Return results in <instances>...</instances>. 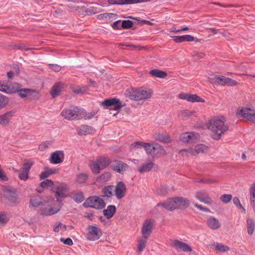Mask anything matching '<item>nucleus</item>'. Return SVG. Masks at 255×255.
I'll return each mask as SVG.
<instances>
[{"label": "nucleus", "instance_id": "obj_1", "mask_svg": "<svg viewBox=\"0 0 255 255\" xmlns=\"http://www.w3.org/2000/svg\"><path fill=\"white\" fill-rule=\"evenodd\" d=\"M226 118L222 115L211 119L208 124V128L212 132V137L216 140L219 139L222 135L228 129V126L225 124Z\"/></svg>", "mask_w": 255, "mask_h": 255}, {"label": "nucleus", "instance_id": "obj_2", "mask_svg": "<svg viewBox=\"0 0 255 255\" xmlns=\"http://www.w3.org/2000/svg\"><path fill=\"white\" fill-rule=\"evenodd\" d=\"M126 95L130 100L134 101H145L149 99L152 96L151 90L144 88L127 89Z\"/></svg>", "mask_w": 255, "mask_h": 255}, {"label": "nucleus", "instance_id": "obj_3", "mask_svg": "<svg viewBox=\"0 0 255 255\" xmlns=\"http://www.w3.org/2000/svg\"><path fill=\"white\" fill-rule=\"evenodd\" d=\"M190 205L189 201L183 197H174L169 199L166 202L157 204V206H163L166 210L172 211L175 209H184Z\"/></svg>", "mask_w": 255, "mask_h": 255}, {"label": "nucleus", "instance_id": "obj_4", "mask_svg": "<svg viewBox=\"0 0 255 255\" xmlns=\"http://www.w3.org/2000/svg\"><path fill=\"white\" fill-rule=\"evenodd\" d=\"M84 109L78 107L71 106L61 112V116L69 121L79 120L82 119Z\"/></svg>", "mask_w": 255, "mask_h": 255}, {"label": "nucleus", "instance_id": "obj_5", "mask_svg": "<svg viewBox=\"0 0 255 255\" xmlns=\"http://www.w3.org/2000/svg\"><path fill=\"white\" fill-rule=\"evenodd\" d=\"M85 208H93L96 209H102L105 207L106 204L101 197L91 196L83 203Z\"/></svg>", "mask_w": 255, "mask_h": 255}, {"label": "nucleus", "instance_id": "obj_6", "mask_svg": "<svg viewBox=\"0 0 255 255\" xmlns=\"http://www.w3.org/2000/svg\"><path fill=\"white\" fill-rule=\"evenodd\" d=\"M236 115L238 118H245L253 123H255V108H239Z\"/></svg>", "mask_w": 255, "mask_h": 255}, {"label": "nucleus", "instance_id": "obj_7", "mask_svg": "<svg viewBox=\"0 0 255 255\" xmlns=\"http://www.w3.org/2000/svg\"><path fill=\"white\" fill-rule=\"evenodd\" d=\"M102 236L101 229L97 226L90 225L87 227L86 237L90 241L99 240Z\"/></svg>", "mask_w": 255, "mask_h": 255}, {"label": "nucleus", "instance_id": "obj_8", "mask_svg": "<svg viewBox=\"0 0 255 255\" xmlns=\"http://www.w3.org/2000/svg\"><path fill=\"white\" fill-rule=\"evenodd\" d=\"M4 196L10 204H16L18 203V195L15 189L7 186L3 187Z\"/></svg>", "mask_w": 255, "mask_h": 255}, {"label": "nucleus", "instance_id": "obj_9", "mask_svg": "<svg viewBox=\"0 0 255 255\" xmlns=\"http://www.w3.org/2000/svg\"><path fill=\"white\" fill-rule=\"evenodd\" d=\"M171 247L177 252L190 253L192 252V247L180 240L174 239L171 241Z\"/></svg>", "mask_w": 255, "mask_h": 255}, {"label": "nucleus", "instance_id": "obj_10", "mask_svg": "<svg viewBox=\"0 0 255 255\" xmlns=\"http://www.w3.org/2000/svg\"><path fill=\"white\" fill-rule=\"evenodd\" d=\"M102 105L110 108V110L118 111L125 106L122 101L117 98H111L105 100L102 103Z\"/></svg>", "mask_w": 255, "mask_h": 255}, {"label": "nucleus", "instance_id": "obj_11", "mask_svg": "<svg viewBox=\"0 0 255 255\" xmlns=\"http://www.w3.org/2000/svg\"><path fill=\"white\" fill-rule=\"evenodd\" d=\"M53 192L55 193V196L58 202H61L68 195L67 187L64 184H59L56 186L54 188Z\"/></svg>", "mask_w": 255, "mask_h": 255}, {"label": "nucleus", "instance_id": "obj_12", "mask_svg": "<svg viewBox=\"0 0 255 255\" xmlns=\"http://www.w3.org/2000/svg\"><path fill=\"white\" fill-rule=\"evenodd\" d=\"M211 79L215 83L222 86L228 85L233 86L237 84L236 81L224 76L216 75L214 76Z\"/></svg>", "mask_w": 255, "mask_h": 255}, {"label": "nucleus", "instance_id": "obj_13", "mask_svg": "<svg viewBox=\"0 0 255 255\" xmlns=\"http://www.w3.org/2000/svg\"><path fill=\"white\" fill-rule=\"evenodd\" d=\"M208 150V147L203 144H198L194 148H192L184 149L180 150V153L186 152L188 154L191 155H195L197 154L203 153L207 152Z\"/></svg>", "mask_w": 255, "mask_h": 255}, {"label": "nucleus", "instance_id": "obj_14", "mask_svg": "<svg viewBox=\"0 0 255 255\" xmlns=\"http://www.w3.org/2000/svg\"><path fill=\"white\" fill-rule=\"evenodd\" d=\"M154 226V221L151 219L146 220L143 223L141 232L142 236L148 238L151 235Z\"/></svg>", "mask_w": 255, "mask_h": 255}, {"label": "nucleus", "instance_id": "obj_15", "mask_svg": "<svg viewBox=\"0 0 255 255\" xmlns=\"http://www.w3.org/2000/svg\"><path fill=\"white\" fill-rule=\"evenodd\" d=\"M180 139L184 143H192L199 139V134L195 132H187L181 134Z\"/></svg>", "mask_w": 255, "mask_h": 255}, {"label": "nucleus", "instance_id": "obj_16", "mask_svg": "<svg viewBox=\"0 0 255 255\" xmlns=\"http://www.w3.org/2000/svg\"><path fill=\"white\" fill-rule=\"evenodd\" d=\"M32 165L33 162H27L23 164L18 174L20 180L25 181L28 179L29 170Z\"/></svg>", "mask_w": 255, "mask_h": 255}, {"label": "nucleus", "instance_id": "obj_17", "mask_svg": "<svg viewBox=\"0 0 255 255\" xmlns=\"http://www.w3.org/2000/svg\"><path fill=\"white\" fill-rule=\"evenodd\" d=\"M195 196L200 202L208 205H211L213 203L212 198L204 190L196 192Z\"/></svg>", "mask_w": 255, "mask_h": 255}, {"label": "nucleus", "instance_id": "obj_18", "mask_svg": "<svg viewBox=\"0 0 255 255\" xmlns=\"http://www.w3.org/2000/svg\"><path fill=\"white\" fill-rule=\"evenodd\" d=\"M61 208L60 204L53 206H48L42 208L40 211V214L43 216H49L57 213Z\"/></svg>", "mask_w": 255, "mask_h": 255}, {"label": "nucleus", "instance_id": "obj_19", "mask_svg": "<svg viewBox=\"0 0 255 255\" xmlns=\"http://www.w3.org/2000/svg\"><path fill=\"white\" fill-rule=\"evenodd\" d=\"M151 0H108L110 4L127 5L150 1Z\"/></svg>", "mask_w": 255, "mask_h": 255}, {"label": "nucleus", "instance_id": "obj_20", "mask_svg": "<svg viewBox=\"0 0 255 255\" xmlns=\"http://www.w3.org/2000/svg\"><path fill=\"white\" fill-rule=\"evenodd\" d=\"M64 159V154L63 151L57 150L53 152L50 157L51 163L57 164L62 162Z\"/></svg>", "mask_w": 255, "mask_h": 255}, {"label": "nucleus", "instance_id": "obj_21", "mask_svg": "<svg viewBox=\"0 0 255 255\" xmlns=\"http://www.w3.org/2000/svg\"><path fill=\"white\" fill-rule=\"evenodd\" d=\"M127 188L125 184L123 182H119L115 187V194L118 199L123 198L126 193Z\"/></svg>", "mask_w": 255, "mask_h": 255}, {"label": "nucleus", "instance_id": "obj_22", "mask_svg": "<svg viewBox=\"0 0 255 255\" xmlns=\"http://www.w3.org/2000/svg\"><path fill=\"white\" fill-rule=\"evenodd\" d=\"M111 166L113 170L119 173H123L128 167V164L122 161L117 160L112 163Z\"/></svg>", "mask_w": 255, "mask_h": 255}, {"label": "nucleus", "instance_id": "obj_23", "mask_svg": "<svg viewBox=\"0 0 255 255\" xmlns=\"http://www.w3.org/2000/svg\"><path fill=\"white\" fill-rule=\"evenodd\" d=\"M207 225L212 230H218L221 227L219 220L212 216H209L207 219Z\"/></svg>", "mask_w": 255, "mask_h": 255}, {"label": "nucleus", "instance_id": "obj_24", "mask_svg": "<svg viewBox=\"0 0 255 255\" xmlns=\"http://www.w3.org/2000/svg\"><path fill=\"white\" fill-rule=\"evenodd\" d=\"M76 131L79 135H85L88 134L92 133L94 131V129L90 126L81 125L76 128Z\"/></svg>", "mask_w": 255, "mask_h": 255}, {"label": "nucleus", "instance_id": "obj_25", "mask_svg": "<svg viewBox=\"0 0 255 255\" xmlns=\"http://www.w3.org/2000/svg\"><path fill=\"white\" fill-rule=\"evenodd\" d=\"M153 138L156 140L165 143H168L171 141L170 137L168 134L162 132L155 133L153 134Z\"/></svg>", "mask_w": 255, "mask_h": 255}, {"label": "nucleus", "instance_id": "obj_26", "mask_svg": "<svg viewBox=\"0 0 255 255\" xmlns=\"http://www.w3.org/2000/svg\"><path fill=\"white\" fill-rule=\"evenodd\" d=\"M14 113L13 111H10L0 115V124L4 126L8 125L10 119L13 117Z\"/></svg>", "mask_w": 255, "mask_h": 255}, {"label": "nucleus", "instance_id": "obj_27", "mask_svg": "<svg viewBox=\"0 0 255 255\" xmlns=\"http://www.w3.org/2000/svg\"><path fill=\"white\" fill-rule=\"evenodd\" d=\"M89 167L92 172L95 174H99L100 171L103 170L97 159L92 160L89 164Z\"/></svg>", "mask_w": 255, "mask_h": 255}, {"label": "nucleus", "instance_id": "obj_28", "mask_svg": "<svg viewBox=\"0 0 255 255\" xmlns=\"http://www.w3.org/2000/svg\"><path fill=\"white\" fill-rule=\"evenodd\" d=\"M18 93L21 98H30L36 91L30 89H23L19 90Z\"/></svg>", "mask_w": 255, "mask_h": 255}, {"label": "nucleus", "instance_id": "obj_29", "mask_svg": "<svg viewBox=\"0 0 255 255\" xmlns=\"http://www.w3.org/2000/svg\"><path fill=\"white\" fill-rule=\"evenodd\" d=\"M154 163L152 162L144 163L138 168L139 172L142 173L150 171L153 167Z\"/></svg>", "mask_w": 255, "mask_h": 255}, {"label": "nucleus", "instance_id": "obj_30", "mask_svg": "<svg viewBox=\"0 0 255 255\" xmlns=\"http://www.w3.org/2000/svg\"><path fill=\"white\" fill-rule=\"evenodd\" d=\"M62 87L63 84L61 82H57L53 86L51 92V94L53 98H55L58 96L59 93L61 92Z\"/></svg>", "mask_w": 255, "mask_h": 255}, {"label": "nucleus", "instance_id": "obj_31", "mask_svg": "<svg viewBox=\"0 0 255 255\" xmlns=\"http://www.w3.org/2000/svg\"><path fill=\"white\" fill-rule=\"evenodd\" d=\"M116 208L114 205H109L106 209L103 211L104 215L108 218H111L115 214Z\"/></svg>", "mask_w": 255, "mask_h": 255}, {"label": "nucleus", "instance_id": "obj_32", "mask_svg": "<svg viewBox=\"0 0 255 255\" xmlns=\"http://www.w3.org/2000/svg\"><path fill=\"white\" fill-rule=\"evenodd\" d=\"M42 202L39 195H34L31 197L30 199V204L34 208L38 207L42 205Z\"/></svg>", "mask_w": 255, "mask_h": 255}, {"label": "nucleus", "instance_id": "obj_33", "mask_svg": "<svg viewBox=\"0 0 255 255\" xmlns=\"http://www.w3.org/2000/svg\"><path fill=\"white\" fill-rule=\"evenodd\" d=\"M155 143L154 144H151L149 143L145 142L144 144L143 148L145 149L147 154H150L152 156H155Z\"/></svg>", "mask_w": 255, "mask_h": 255}, {"label": "nucleus", "instance_id": "obj_34", "mask_svg": "<svg viewBox=\"0 0 255 255\" xmlns=\"http://www.w3.org/2000/svg\"><path fill=\"white\" fill-rule=\"evenodd\" d=\"M72 198L76 203H81L84 200V196L82 192H74L71 194Z\"/></svg>", "mask_w": 255, "mask_h": 255}, {"label": "nucleus", "instance_id": "obj_35", "mask_svg": "<svg viewBox=\"0 0 255 255\" xmlns=\"http://www.w3.org/2000/svg\"><path fill=\"white\" fill-rule=\"evenodd\" d=\"M111 177V175L109 172H105L96 178V182L100 183H105L108 181Z\"/></svg>", "mask_w": 255, "mask_h": 255}, {"label": "nucleus", "instance_id": "obj_36", "mask_svg": "<svg viewBox=\"0 0 255 255\" xmlns=\"http://www.w3.org/2000/svg\"><path fill=\"white\" fill-rule=\"evenodd\" d=\"M97 160L102 169L106 168L111 163L110 159L107 157H101L98 158Z\"/></svg>", "mask_w": 255, "mask_h": 255}, {"label": "nucleus", "instance_id": "obj_37", "mask_svg": "<svg viewBox=\"0 0 255 255\" xmlns=\"http://www.w3.org/2000/svg\"><path fill=\"white\" fill-rule=\"evenodd\" d=\"M20 88L19 85L16 83H10L8 82V90L7 94H12L16 92H18Z\"/></svg>", "mask_w": 255, "mask_h": 255}, {"label": "nucleus", "instance_id": "obj_38", "mask_svg": "<svg viewBox=\"0 0 255 255\" xmlns=\"http://www.w3.org/2000/svg\"><path fill=\"white\" fill-rule=\"evenodd\" d=\"M214 247L216 251L221 253L226 252L230 249L228 246L219 243H215L214 244Z\"/></svg>", "mask_w": 255, "mask_h": 255}, {"label": "nucleus", "instance_id": "obj_39", "mask_svg": "<svg viewBox=\"0 0 255 255\" xmlns=\"http://www.w3.org/2000/svg\"><path fill=\"white\" fill-rule=\"evenodd\" d=\"M149 74L153 77L160 78H163L167 75L166 73L158 69H153L150 70L149 71Z\"/></svg>", "mask_w": 255, "mask_h": 255}, {"label": "nucleus", "instance_id": "obj_40", "mask_svg": "<svg viewBox=\"0 0 255 255\" xmlns=\"http://www.w3.org/2000/svg\"><path fill=\"white\" fill-rule=\"evenodd\" d=\"M147 238H145L142 236L138 240L137 248L139 252H141L144 249L147 242Z\"/></svg>", "mask_w": 255, "mask_h": 255}, {"label": "nucleus", "instance_id": "obj_41", "mask_svg": "<svg viewBox=\"0 0 255 255\" xmlns=\"http://www.w3.org/2000/svg\"><path fill=\"white\" fill-rule=\"evenodd\" d=\"M188 102H201L204 103L205 102V100L200 98L199 96L196 94H189L188 96V99H187Z\"/></svg>", "mask_w": 255, "mask_h": 255}, {"label": "nucleus", "instance_id": "obj_42", "mask_svg": "<svg viewBox=\"0 0 255 255\" xmlns=\"http://www.w3.org/2000/svg\"><path fill=\"white\" fill-rule=\"evenodd\" d=\"M248 233L250 235H252L254 232L255 225L253 220L251 219H248L247 220Z\"/></svg>", "mask_w": 255, "mask_h": 255}, {"label": "nucleus", "instance_id": "obj_43", "mask_svg": "<svg viewBox=\"0 0 255 255\" xmlns=\"http://www.w3.org/2000/svg\"><path fill=\"white\" fill-rule=\"evenodd\" d=\"M114 186L109 185L105 187L103 189V193L105 197H111L113 195V188Z\"/></svg>", "mask_w": 255, "mask_h": 255}, {"label": "nucleus", "instance_id": "obj_44", "mask_svg": "<svg viewBox=\"0 0 255 255\" xmlns=\"http://www.w3.org/2000/svg\"><path fill=\"white\" fill-rule=\"evenodd\" d=\"M88 175L85 173H81L77 175L76 178V182L78 184H83L87 180Z\"/></svg>", "mask_w": 255, "mask_h": 255}, {"label": "nucleus", "instance_id": "obj_45", "mask_svg": "<svg viewBox=\"0 0 255 255\" xmlns=\"http://www.w3.org/2000/svg\"><path fill=\"white\" fill-rule=\"evenodd\" d=\"M155 155H165L166 154V152L163 147L157 143H155Z\"/></svg>", "mask_w": 255, "mask_h": 255}, {"label": "nucleus", "instance_id": "obj_46", "mask_svg": "<svg viewBox=\"0 0 255 255\" xmlns=\"http://www.w3.org/2000/svg\"><path fill=\"white\" fill-rule=\"evenodd\" d=\"M8 102V98L0 93V109L4 107Z\"/></svg>", "mask_w": 255, "mask_h": 255}, {"label": "nucleus", "instance_id": "obj_47", "mask_svg": "<svg viewBox=\"0 0 255 255\" xmlns=\"http://www.w3.org/2000/svg\"><path fill=\"white\" fill-rule=\"evenodd\" d=\"M9 218L7 213L0 212V225L5 224L8 221Z\"/></svg>", "mask_w": 255, "mask_h": 255}, {"label": "nucleus", "instance_id": "obj_48", "mask_svg": "<svg viewBox=\"0 0 255 255\" xmlns=\"http://www.w3.org/2000/svg\"><path fill=\"white\" fill-rule=\"evenodd\" d=\"M53 184V182L51 180L46 179L40 183V186L43 188H46L52 187Z\"/></svg>", "mask_w": 255, "mask_h": 255}, {"label": "nucleus", "instance_id": "obj_49", "mask_svg": "<svg viewBox=\"0 0 255 255\" xmlns=\"http://www.w3.org/2000/svg\"><path fill=\"white\" fill-rule=\"evenodd\" d=\"M8 82L0 81V91L7 93L9 91L8 90Z\"/></svg>", "mask_w": 255, "mask_h": 255}, {"label": "nucleus", "instance_id": "obj_50", "mask_svg": "<svg viewBox=\"0 0 255 255\" xmlns=\"http://www.w3.org/2000/svg\"><path fill=\"white\" fill-rule=\"evenodd\" d=\"M144 143L140 141L134 142L131 144L130 148L131 149H136L141 147L143 148Z\"/></svg>", "mask_w": 255, "mask_h": 255}, {"label": "nucleus", "instance_id": "obj_51", "mask_svg": "<svg viewBox=\"0 0 255 255\" xmlns=\"http://www.w3.org/2000/svg\"><path fill=\"white\" fill-rule=\"evenodd\" d=\"M185 35V41L186 42H192L194 41L195 42H200L201 39H199L196 37H194V36L191 35Z\"/></svg>", "mask_w": 255, "mask_h": 255}, {"label": "nucleus", "instance_id": "obj_52", "mask_svg": "<svg viewBox=\"0 0 255 255\" xmlns=\"http://www.w3.org/2000/svg\"><path fill=\"white\" fill-rule=\"evenodd\" d=\"M168 189L166 185L160 186L156 190V193L159 195H164L167 192Z\"/></svg>", "mask_w": 255, "mask_h": 255}, {"label": "nucleus", "instance_id": "obj_53", "mask_svg": "<svg viewBox=\"0 0 255 255\" xmlns=\"http://www.w3.org/2000/svg\"><path fill=\"white\" fill-rule=\"evenodd\" d=\"M232 198V196L231 194H224L222 195L221 197V200L223 203L225 204H227L230 202Z\"/></svg>", "mask_w": 255, "mask_h": 255}, {"label": "nucleus", "instance_id": "obj_54", "mask_svg": "<svg viewBox=\"0 0 255 255\" xmlns=\"http://www.w3.org/2000/svg\"><path fill=\"white\" fill-rule=\"evenodd\" d=\"M84 115L82 117V119H85V120H90L93 118L94 116L96 115V113L95 112H91L87 113L85 110H84Z\"/></svg>", "mask_w": 255, "mask_h": 255}, {"label": "nucleus", "instance_id": "obj_55", "mask_svg": "<svg viewBox=\"0 0 255 255\" xmlns=\"http://www.w3.org/2000/svg\"><path fill=\"white\" fill-rule=\"evenodd\" d=\"M121 24L122 27L124 28H129L132 26L133 23L131 21L127 20L121 21Z\"/></svg>", "mask_w": 255, "mask_h": 255}, {"label": "nucleus", "instance_id": "obj_56", "mask_svg": "<svg viewBox=\"0 0 255 255\" xmlns=\"http://www.w3.org/2000/svg\"><path fill=\"white\" fill-rule=\"evenodd\" d=\"M50 145V143L49 141H46L43 142L39 145V149L41 151L46 150V149L48 148Z\"/></svg>", "mask_w": 255, "mask_h": 255}, {"label": "nucleus", "instance_id": "obj_57", "mask_svg": "<svg viewBox=\"0 0 255 255\" xmlns=\"http://www.w3.org/2000/svg\"><path fill=\"white\" fill-rule=\"evenodd\" d=\"M173 40L177 43L185 42V35L174 36L172 37Z\"/></svg>", "mask_w": 255, "mask_h": 255}, {"label": "nucleus", "instance_id": "obj_58", "mask_svg": "<svg viewBox=\"0 0 255 255\" xmlns=\"http://www.w3.org/2000/svg\"><path fill=\"white\" fill-rule=\"evenodd\" d=\"M61 229H64V230H66V225H63L62 223H58L56 226L54 227L53 230L55 232H58Z\"/></svg>", "mask_w": 255, "mask_h": 255}, {"label": "nucleus", "instance_id": "obj_59", "mask_svg": "<svg viewBox=\"0 0 255 255\" xmlns=\"http://www.w3.org/2000/svg\"><path fill=\"white\" fill-rule=\"evenodd\" d=\"M52 173V172H49L47 171H45L44 172H42L39 175V177H40V180L44 179L47 178Z\"/></svg>", "mask_w": 255, "mask_h": 255}, {"label": "nucleus", "instance_id": "obj_60", "mask_svg": "<svg viewBox=\"0 0 255 255\" xmlns=\"http://www.w3.org/2000/svg\"><path fill=\"white\" fill-rule=\"evenodd\" d=\"M61 241L63 242L64 244L67 245L68 246H71L73 245V241L70 238H66L65 239H61Z\"/></svg>", "mask_w": 255, "mask_h": 255}, {"label": "nucleus", "instance_id": "obj_61", "mask_svg": "<svg viewBox=\"0 0 255 255\" xmlns=\"http://www.w3.org/2000/svg\"><path fill=\"white\" fill-rule=\"evenodd\" d=\"M49 68L55 72H59L61 70V67L56 64H50Z\"/></svg>", "mask_w": 255, "mask_h": 255}, {"label": "nucleus", "instance_id": "obj_62", "mask_svg": "<svg viewBox=\"0 0 255 255\" xmlns=\"http://www.w3.org/2000/svg\"><path fill=\"white\" fill-rule=\"evenodd\" d=\"M250 198L254 199L255 198V183L253 184L251 188Z\"/></svg>", "mask_w": 255, "mask_h": 255}, {"label": "nucleus", "instance_id": "obj_63", "mask_svg": "<svg viewBox=\"0 0 255 255\" xmlns=\"http://www.w3.org/2000/svg\"><path fill=\"white\" fill-rule=\"evenodd\" d=\"M189 95V94H187L185 93H181L178 95V97L180 99L185 100L187 101V99H188Z\"/></svg>", "mask_w": 255, "mask_h": 255}, {"label": "nucleus", "instance_id": "obj_64", "mask_svg": "<svg viewBox=\"0 0 255 255\" xmlns=\"http://www.w3.org/2000/svg\"><path fill=\"white\" fill-rule=\"evenodd\" d=\"M0 180L3 181H6L8 180L7 177L6 176L5 174L2 170L0 171Z\"/></svg>", "mask_w": 255, "mask_h": 255}]
</instances>
